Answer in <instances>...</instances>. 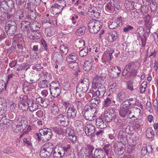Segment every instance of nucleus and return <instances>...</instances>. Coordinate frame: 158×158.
I'll return each instance as SVG.
<instances>
[{
  "label": "nucleus",
  "mask_w": 158,
  "mask_h": 158,
  "mask_svg": "<svg viewBox=\"0 0 158 158\" xmlns=\"http://www.w3.org/2000/svg\"><path fill=\"white\" fill-rule=\"evenodd\" d=\"M95 110V108L91 107L89 105L85 106L84 108V111L82 112L84 118L87 120H94L95 118L94 113Z\"/></svg>",
  "instance_id": "obj_5"
},
{
  "label": "nucleus",
  "mask_w": 158,
  "mask_h": 158,
  "mask_svg": "<svg viewBox=\"0 0 158 158\" xmlns=\"http://www.w3.org/2000/svg\"><path fill=\"white\" fill-rule=\"evenodd\" d=\"M40 132L43 134V140L48 141L51 139L53 136L52 130L48 128L40 129Z\"/></svg>",
  "instance_id": "obj_13"
},
{
  "label": "nucleus",
  "mask_w": 158,
  "mask_h": 158,
  "mask_svg": "<svg viewBox=\"0 0 158 158\" xmlns=\"http://www.w3.org/2000/svg\"><path fill=\"white\" fill-rule=\"evenodd\" d=\"M60 49L63 54L64 55L67 53L69 51L68 47L64 45H61L60 47Z\"/></svg>",
  "instance_id": "obj_55"
},
{
  "label": "nucleus",
  "mask_w": 158,
  "mask_h": 158,
  "mask_svg": "<svg viewBox=\"0 0 158 158\" xmlns=\"http://www.w3.org/2000/svg\"><path fill=\"white\" fill-rule=\"evenodd\" d=\"M118 38V33L116 31H113L108 34V40L111 42L115 41Z\"/></svg>",
  "instance_id": "obj_28"
},
{
  "label": "nucleus",
  "mask_w": 158,
  "mask_h": 158,
  "mask_svg": "<svg viewBox=\"0 0 158 158\" xmlns=\"http://www.w3.org/2000/svg\"><path fill=\"white\" fill-rule=\"evenodd\" d=\"M12 124V129L15 132L18 133L22 132L27 126V122L24 120H21L17 123Z\"/></svg>",
  "instance_id": "obj_7"
},
{
  "label": "nucleus",
  "mask_w": 158,
  "mask_h": 158,
  "mask_svg": "<svg viewBox=\"0 0 158 158\" xmlns=\"http://www.w3.org/2000/svg\"><path fill=\"white\" fill-rule=\"evenodd\" d=\"M96 126L100 129H104L107 127L106 124L104 122L102 117H99L96 120Z\"/></svg>",
  "instance_id": "obj_26"
},
{
  "label": "nucleus",
  "mask_w": 158,
  "mask_h": 158,
  "mask_svg": "<svg viewBox=\"0 0 158 158\" xmlns=\"http://www.w3.org/2000/svg\"><path fill=\"white\" fill-rule=\"evenodd\" d=\"M17 29V24L14 20L7 21L5 25V30L7 34H14Z\"/></svg>",
  "instance_id": "obj_8"
},
{
  "label": "nucleus",
  "mask_w": 158,
  "mask_h": 158,
  "mask_svg": "<svg viewBox=\"0 0 158 158\" xmlns=\"http://www.w3.org/2000/svg\"><path fill=\"white\" fill-rule=\"evenodd\" d=\"M38 76L40 77L39 79L41 80H46L49 81L52 79V76L51 74L47 72H43L38 73Z\"/></svg>",
  "instance_id": "obj_23"
},
{
  "label": "nucleus",
  "mask_w": 158,
  "mask_h": 158,
  "mask_svg": "<svg viewBox=\"0 0 158 158\" xmlns=\"http://www.w3.org/2000/svg\"><path fill=\"white\" fill-rule=\"evenodd\" d=\"M94 149V147L90 144H88L85 148L84 154L86 158H92L93 157V150Z\"/></svg>",
  "instance_id": "obj_17"
},
{
  "label": "nucleus",
  "mask_w": 158,
  "mask_h": 158,
  "mask_svg": "<svg viewBox=\"0 0 158 158\" xmlns=\"http://www.w3.org/2000/svg\"><path fill=\"white\" fill-rule=\"evenodd\" d=\"M102 24L100 21L94 19L90 20L88 23L89 32L93 34L98 33L102 27Z\"/></svg>",
  "instance_id": "obj_4"
},
{
  "label": "nucleus",
  "mask_w": 158,
  "mask_h": 158,
  "mask_svg": "<svg viewBox=\"0 0 158 158\" xmlns=\"http://www.w3.org/2000/svg\"><path fill=\"white\" fill-rule=\"evenodd\" d=\"M59 81H53L50 83V90L51 95L54 98L58 96L61 93Z\"/></svg>",
  "instance_id": "obj_6"
},
{
  "label": "nucleus",
  "mask_w": 158,
  "mask_h": 158,
  "mask_svg": "<svg viewBox=\"0 0 158 158\" xmlns=\"http://www.w3.org/2000/svg\"><path fill=\"white\" fill-rule=\"evenodd\" d=\"M13 123L12 120H10L9 119L6 118V117H3L0 120V124H3L4 125V127H7L11 124Z\"/></svg>",
  "instance_id": "obj_32"
},
{
  "label": "nucleus",
  "mask_w": 158,
  "mask_h": 158,
  "mask_svg": "<svg viewBox=\"0 0 158 158\" xmlns=\"http://www.w3.org/2000/svg\"><path fill=\"white\" fill-rule=\"evenodd\" d=\"M92 61L91 59H89L88 60L86 59L84 61V63L83 66V69L85 71H89L90 70L92 67Z\"/></svg>",
  "instance_id": "obj_33"
},
{
  "label": "nucleus",
  "mask_w": 158,
  "mask_h": 158,
  "mask_svg": "<svg viewBox=\"0 0 158 158\" xmlns=\"http://www.w3.org/2000/svg\"><path fill=\"white\" fill-rule=\"evenodd\" d=\"M63 105L68 108L67 112V116L70 121H74L77 118V110L74 105L69 102H65Z\"/></svg>",
  "instance_id": "obj_3"
},
{
  "label": "nucleus",
  "mask_w": 158,
  "mask_h": 158,
  "mask_svg": "<svg viewBox=\"0 0 158 158\" xmlns=\"http://www.w3.org/2000/svg\"><path fill=\"white\" fill-rule=\"evenodd\" d=\"M154 135V132L151 128H148L146 131V136L148 138H152Z\"/></svg>",
  "instance_id": "obj_42"
},
{
  "label": "nucleus",
  "mask_w": 158,
  "mask_h": 158,
  "mask_svg": "<svg viewBox=\"0 0 158 158\" xmlns=\"http://www.w3.org/2000/svg\"><path fill=\"white\" fill-rule=\"evenodd\" d=\"M121 72V69L118 66L113 67L108 70L109 75L112 79H116Z\"/></svg>",
  "instance_id": "obj_11"
},
{
  "label": "nucleus",
  "mask_w": 158,
  "mask_h": 158,
  "mask_svg": "<svg viewBox=\"0 0 158 158\" xmlns=\"http://www.w3.org/2000/svg\"><path fill=\"white\" fill-rule=\"evenodd\" d=\"M100 101V98L98 97L92 99L90 102V105H89L92 108H95L96 106H99Z\"/></svg>",
  "instance_id": "obj_31"
},
{
  "label": "nucleus",
  "mask_w": 158,
  "mask_h": 158,
  "mask_svg": "<svg viewBox=\"0 0 158 158\" xmlns=\"http://www.w3.org/2000/svg\"><path fill=\"white\" fill-rule=\"evenodd\" d=\"M127 98L126 92L123 90L119 91L117 94L116 98L117 101L121 102Z\"/></svg>",
  "instance_id": "obj_29"
},
{
  "label": "nucleus",
  "mask_w": 158,
  "mask_h": 158,
  "mask_svg": "<svg viewBox=\"0 0 158 158\" xmlns=\"http://www.w3.org/2000/svg\"><path fill=\"white\" fill-rule=\"evenodd\" d=\"M116 113L110 112L106 111L103 114V119L107 123L110 122L114 120L117 117Z\"/></svg>",
  "instance_id": "obj_14"
},
{
  "label": "nucleus",
  "mask_w": 158,
  "mask_h": 158,
  "mask_svg": "<svg viewBox=\"0 0 158 158\" xmlns=\"http://www.w3.org/2000/svg\"><path fill=\"white\" fill-rule=\"evenodd\" d=\"M103 77L100 76H95L93 80L92 84L93 87L94 88H97L98 87L103 85L102 82L103 81Z\"/></svg>",
  "instance_id": "obj_15"
},
{
  "label": "nucleus",
  "mask_w": 158,
  "mask_h": 158,
  "mask_svg": "<svg viewBox=\"0 0 158 158\" xmlns=\"http://www.w3.org/2000/svg\"><path fill=\"white\" fill-rule=\"evenodd\" d=\"M68 63V66L73 70H76L78 69V64L76 62H70Z\"/></svg>",
  "instance_id": "obj_46"
},
{
  "label": "nucleus",
  "mask_w": 158,
  "mask_h": 158,
  "mask_svg": "<svg viewBox=\"0 0 158 158\" xmlns=\"http://www.w3.org/2000/svg\"><path fill=\"white\" fill-rule=\"evenodd\" d=\"M147 84V83L146 82H143L141 84L140 86V90L141 93H143L145 92Z\"/></svg>",
  "instance_id": "obj_56"
},
{
  "label": "nucleus",
  "mask_w": 158,
  "mask_h": 158,
  "mask_svg": "<svg viewBox=\"0 0 158 158\" xmlns=\"http://www.w3.org/2000/svg\"><path fill=\"white\" fill-rule=\"evenodd\" d=\"M140 11H141V15H146V14L148 12V10L146 8V6L144 5H142L140 8Z\"/></svg>",
  "instance_id": "obj_57"
},
{
  "label": "nucleus",
  "mask_w": 158,
  "mask_h": 158,
  "mask_svg": "<svg viewBox=\"0 0 158 158\" xmlns=\"http://www.w3.org/2000/svg\"><path fill=\"white\" fill-rule=\"evenodd\" d=\"M6 82L2 80L0 81V94L3 92L4 89L6 88Z\"/></svg>",
  "instance_id": "obj_58"
},
{
  "label": "nucleus",
  "mask_w": 158,
  "mask_h": 158,
  "mask_svg": "<svg viewBox=\"0 0 158 158\" xmlns=\"http://www.w3.org/2000/svg\"><path fill=\"white\" fill-rule=\"evenodd\" d=\"M84 130L87 135L91 136L95 131V127L92 124H88L86 125Z\"/></svg>",
  "instance_id": "obj_19"
},
{
  "label": "nucleus",
  "mask_w": 158,
  "mask_h": 158,
  "mask_svg": "<svg viewBox=\"0 0 158 158\" xmlns=\"http://www.w3.org/2000/svg\"><path fill=\"white\" fill-rule=\"evenodd\" d=\"M138 69L136 63L131 61L124 67L122 73L127 79L134 77L137 75Z\"/></svg>",
  "instance_id": "obj_2"
},
{
  "label": "nucleus",
  "mask_w": 158,
  "mask_h": 158,
  "mask_svg": "<svg viewBox=\"0 0 158 158\" xmlns=\"http://www.w3.org/2000/svg\"><path fill=\"white\" fill-rule=\"evenodd\" d=\"M56 121L61 126L65 127L69 124V120L67 116L64 115L62 114H60L55 117Z\"/></svg>",
  "instance_id": "obj_10"
},
{
  "label": "nucleus",
  "mask_w": 158,
  "mask_h": 158,
  "mask_svg": "<svg viewBox=\"0 0 158 158\" xmlns=\"http://www.w3.org/2000/svg\"><path fill=\"white\" fill-rule=\"evenodd\" d=\"M64 156V155L60 154L59 152H56L54 150L53 152V156L54 158H61Z\"/></svg>",
  "instance_id": "obj_64"
},
{
  "label": "nucleus",
  "mask_w": 158,
  "mask_h": 158,
  "mask_svg": "<svg viewBox=\"0 0 158 158\" xmlns=\"http://www.w3.org/2000/svg\"><path fill=\"white\" fill-rule=\"evenodd\" d=\"M38 106L37 104L34 102L30 105L28 106V108L31 112H33L38 108Z\"/></svg>",
  "instance_id": "obj_49"
},
{
  "label": "nucleus",
  "mask_w": 158,
  "mask_h": 158,
  "mask_svg": "<svg viewBox=\"0 0 158 158\" xmlns=\"http://www.w3.org/2000/svg\"><path fill=\"white\" fill-rule=\"evenodd\" d=\"M54 149L56 152H59L60 154L64 155L62 146H59V145H56L54 149Z\"/></svg>",
  "instance_id": "obj_59"
},
{
  "label": "nucleus",
  "mask_w": 158,
  "mask_h": 158,
  "mask_svg": "<svg viewBox=\"0 0 158 158\" xmlns=\"http://www.w3.org/2000/svg\"><path fill=\"white\" fill-rule=\"evenodd\" d=\"M131 106L129 101L127 99L122 102L120 105V107L129 110L130 107H131Z\"/></svg>",
  "instance_id": "obj_39"
},
{
  "label": "nucleus",
  "mask_w": 158,
  "mask_h": 158,
  "mask_svg": "<svg viewBox=\"0 0 158 158\" xmlns=\"http://www.w3.org/2000/svg\"><path fill=\"white\" fill-rule=\"evenodd\" d=\"M111 102L110 98H107L104 101L103 106L105 107H108L110 106Z\"/></svg>",
  "instance_id": "obj_61"
},
{
  "label": "nucleus",
  "mask_w": 158,
  "mask_h": 158,
  "mask_svg": "<svg viewBox=\"0 0 158 158\" xmlns=\"http://www.w3.org/2000/svg\"><path fill=\"white\" fill-rule=\"evenodd\" d=\"M89 77L84 76L82 77L76 88V96L78 98H84L89 88Z\"/></svg>",
  "instance_id": "obj_1"
},
{
  "label": "nucleus",
  "mask_w": 158,
  "mask_h": 158,
  "mask_svg": "<svg viewBox=\"0 0 158 158\" xmlns=\"http://www.w3.org/2000/svg\"><path fill=\"white\" fill-rule=\"evenodd\" d=\"M31 23L28 20H25L22 21L21 23V28L22 31L29 33H30V29Z\"/></svg>",
  "instance_id": "obj_16"
},
{
  "label": "nucleus",
  "mask_w": 158,
  "mask_h": 158,
  "mask_svg": "<svg viewBox=\"0 0 158 158\" xmlns=\"http://www.w3.org/2000/svg\"><path fill=\"white\" fill-rule=\"evenodd\" d=\"M5 3L10 8H13L14 7L15 3L13 0H4L1 3L2 5Z\"/></svg>",
  "instance_id": "obj_40"
},
{
  "label": "nucleus",
  "mask_w": 158,
  "mask_h": 158,
  "mask_svg": "<svg viewBox=\"0 0 158 158\" xmlns=\"http://www.w3.org/2000/svg\"><path fill=\"white\" fill-rule=\"evenodd\" d=\"M122 18L120 17L111 20L108 23V27L110 29H114L120 27L122 25Z\"/></svg>",
  "instance_id": "obj_12"
},
{
  "label": "nucleus",
  "mask_w": 158,
  "mask_h": 158,
  "mask_svg": "<svg viewBox=\"0 0 158 158\" xmlns=\"http://www.w3.org/2000/svg\"><path fill=\"white\" fill-rule=\"evenodd\" d=\"M3 152L6 153L10 154L14 152V150L12 148L8 147L5 148Z\"/></svg>",
  "instance_id": "obj_60"
},
{
  "label": "nucleus",
  "mask_w": 158,
  "mask_h": 158,
  "mask_svg": "<svg viewBox=\"0 0 158 158\" xmlns=\"http://www.w3.org/2000/svg\"><path fill=\"white\" fill-rule=\"evenodd\" d=\"M37 17L35 14V12L32 10H29L28 11V13L26 15L25 18V20H27L28 21H34L35 20Z\"/></svg>",
  "instance_id": "obj_22"
},
{
  "label": "nucleus",
  "mask_w": 158,
  "mask_h": 158,
  "mask_svg": "<svg viewBox=\"0 0 158 158\" xmlns=\"http://www.w3.org/2000/svg\"><path fill=\"white\" fill-rule=\"evenodd\" d=\"M5 14V17H6L8 21L12 20V19L14 18L13 14L11 12L5 10L3 12Z\"/></svg>",
  "instance_id": "obj_41"
},
{
  "label": "nucleus",
  "mask_w": 158,
  "mask_h": 158,
  "mask_svg": "<svg viewBox=\"0 0 158 158\" xmlns=\"http://www.w3.org/2000/svg\"><path fill=\"white\" fill-rule=\"evenodd\" d=\"M30 66L28 64L24 63L22 64L21 65L19 66V70L26 71L29 68Z\"/></svg>",
  "instance_id": "obj_54"
},
{
  "label": "nucleus",
  "mask_w": 158,
  "mask_h": 158,
  "mask_svg": "<svg viewBox=\"0 0 158 158\" xmlns=\"http://www.w3.org/2000/svg\"><path fill=\"white\" fill-rule=\"evenodd\" d=\"M36 101L40 106H45L46 103V100L45 99L40 97L36 98Z\"/></svg>",
  "instance_id": "obj_48"
},
{
  "label": "nucleus",
  "mask_w": 158,
  "mask_h": 158,
  "mask_svg": "<svg viewBox=\"0 0 158 158\" xmlns=\"http://www.w3.org/2000/svg\"><path fill=\"white\" fill-rule=\"evenodd\" d=\"M112 55L110 54H107L106 55H103L102 57V61L104 60L110 61L112 59Z\"/></svg>",
  "instance_id": "obj_53"
},
{
  "label": "nucleus",
  "mask_w": 158,
  "mask_h": 158,
  "mask_svg": "<svg viewBox=\"0 0 158 158\" xmlns=\"http://www.w3.org/2000/svg\"><path fill=\"white\" fill-rule=\"evenodd\" d=\"M45 149H47L48 152L52 153L54 150V146L52 143H46L42 146Z\"/></svg>",
  "instance_id": "obj_36"
},
{
  "label": "nucleus",
  "mask_w": 158,
  "mask_h": 158,
  "mask_svg": "<svg viewBox=\"0 0 158 158\" xmlns=\"http://www.w3.org/2000/svg\"><path fill=\"white\" fill-rule=\"evenodd\" d=\"M62 147L64 155L66 152H68L70 150L71 146L70 144H67L63 146H62Z\"/></svg>",
  "instance_id": "obj_63"
},
{
  "label": "nucleus",
  "mask_w": 158,
  "mask_h": 158,
  "mask_svg": "<svg viewBox=\"0 0 158 158\" xmlns=\"http://www.w3.org/2000/svg\"><path fill=\"white\" fill-rule=\"evenodd\" d=\"M68 139L70 141H71L72 143H75L77 141V137L74 133L73 135H71L69 137Z\"/></svg>",
  "instance_id": "obj_62"
},
{
  "label": "nucleus",
  "mask_w": 158,
  "mask_h": 158,
  "mask_svg": "<svg viewBox=\"0 0 158 158\" xmlns=\"http://www.w3.org/2000/svg\"><path fill=\"white\" fill-rule=\"evenodd\" d=\"M45 33L48 36H52L55 34V29L53 27H48L45 30Z\"/></svg>",
  "instance_id": "obj_37"
},
{
  "label": "nucleus",
  "mask_w": 158,
  "mask_h": 158,
  "mask_svg": "<svg viewBox=\"0 0 158 158\" xmlns=\"http://www.w3.org/2000/svg\"><path fill=\"white\" fill-rule=\"evenodd\" d=\"M97 89L95 90L96 88H94L95 91L94 92L96 94V95L100 98H102L104 95L106 91L105 87L103 85H101V86L97 87Z\"/></svg>",
  "instance_id": "obj_20"
},
{
  "label": "nucleus",
  "mask_w": 158,
  "mask_h": 158,
  "mask_svg": "<svg viewBox=\"0 0 158 158\" xmlns=\"http://www.w3.org/2000/svg\"><path fill=\"white\" fill-rule=\"evenodd\" d=\"M88 52L87 47H85L80 51L79 54L80 56L83 57L86 56L87 55Z\"/></svg>",
  "instance_id": "obj_50"
},
{
  "label": "nucleus",
  "mask_w": 158,
  "mask_h": 158,
  "mask_svg": "<svg viewBox=\"0 0 158 158\" xmlns=\"http://www.w3.org/2000/svg\"><path fill=\"white\" fill-rule=\"evenodd\" d=\"M88 14L91 15V17L93 18L92 19H95L99 18L100 17V13L94 10L92 8L89 9Z\"/></svg>",
  "instance_id": "obj_30"
},
{
  "label": "nucleus",
  "mask_w": 158,
  "mask_h": 158,
  "mask_svg": "<svg viewBox=\"0 0 158 158\" xmlns=\"http://www.w3.org/2000/svg\"><path fill=\"white\" fill-rule=\"evenodd\" d=\"M118 138L120 141L121 143L124 144L128 143L127 135L126 133L123 131H119L118 135Z\"/></svg>",
  "instance_id": "obj_21"
},
{
  "label": "nucleus",
  "mask_w": 158,
  "mask_h": 158,
  "mask_svg": "<svg viewBox=\"0 0 158 158\" xmlns=\"http://www.w3.org/2000/svg\"><path fill=\"white\" fill-rule=\"evenodd\" d=\"M52 153L50 152L40 150V156L42 158H49L51 156Z\"/></svg>",
  "instance_id": "obj_38"
},
{
  "label": "nucleus",
  "mask_w": 158,
  "mask_h": 158,
  "mask_svg": "<svg viewBox=\"0 0 158 158\" xmlns=\"http://www.w3.org/2000/svg\"><path fill=\"white\" fill-rule=\"evenodd\" d=\"M9 118L10 120H12V122L14 124L16 122L17 120L15 119L16 117V114L13 112H11L8 114Z\"/></svg>",
  "instance_id": "obj_43"
},
{
  "label": "nucleus",
  "mask_w": 158,
  "mask_h": 158,
  "mask_svg": "<svg viewBox=\"0 0 158 158\" xmlns=\"http://www.w3.org/2000/svg\"><path fill=\"white\" fill-rule=\"evenodd\" d=\"M105 156L104 151L101 148H95L94 151L92 158H103Z\"/></svg>",
  "instance_id": "obj_18"
},
{
  "label": "nucleus",
  "mask_w": 158,
  "mask_h": 158,
  "mask_svg": "<svg viewBox=\"0 0 158 158\" xmlns=\"http://www.w3.org/2000/svg\"><path fill=\"white\" fill-rule=\"evenodd\" d=\"M53 59L55 60L56 63H61L63 60V57L61 53L59 52H54L52 55Z\"/></svg>",
  "instance_id": "obj_24"
},
{
  "label": "nucleus",
  "mask_w": 158,
  "mask_h": 158,
  "mask_svg": "<svg viewBox=\"0 0 158 158\" xmlns=\"http://www.w3.org/2000/svg\"><path fill=\"white\" fill-rule=\"evenodd\" d=\"M122 144L119 142L115 143L114 145V151L116 154L118 155L122 154L124 152L123 148L121 145Z\"/></svg>",
  "instance_id": "obj_25"
},
{
  "label": "nucleus",
  "mask_w": 158,
  "mask_h": 158,
  "mask_svg": "<svg viewBox=\"0 0 158 158\" xmlns=\"http://www.w3.org/2000/svg\"><path fill=\"white\" fill-rule=\"evenodd\" d=\"M129 110L120 107L118 110L119 115L122 117H126L128 116Z\"/></svg>",
  "instance_id": "obj_35"
},
{
  "label": "nucleus",
  "mask_w": 158,
  "mask_h": 158,
  "mask_svg": "<svg viewBox=\"0 0 158 158\" xmlns=\"http://www.w3.org/2000/svg\"><path fill=\"white\" fill-rule=\"evenodd\" d=\"M110 148L111 146L109 143L106 144L103 146V147L102 149L104 151V152H105L106 155H109V152H110Z\"/></svg>",
  "instance_id": "obj_51"
},
{
  "label": "nucleus",
  "mask_w": 158,
  "mask_h": 158,
  "mask_svg": "<svg viewBox=\"0 0 158 158\" xmlns=\"http://www.w3.org/2000/svg\"><path fill=\"white\" fill-rule=\"evenodd\" d=\"M78 60L77 55L75 52L71 53L66 57V61L67 63L76 62Z\"/></svg>",
  "instance_id": "obj_27"
},
{
  "label": "nucleus",
  "mask_w": 158,
  "mask_h": 158,
  "mask_svg": "<svg viewBox=\"0 0 158 158\" xmlns=\"http://www.w3.org/2000/svg\"><path fill=\"white\" fill-rule=\"evenodd\" d=\"M61 2L64 4V6L56 3L53 4L50 10L54 15H56L60 13L62 11L63 8L66 6V2L64 0H61Z\"/></svg>",
  "instance_id": "obj_9"
},
{
  "label": "nucleus",
  "mask_w": 158,
  "mask_h": 158,
  "mask_svg": "<svg viewBox=\"0 0 158 158\" xmlns=\"http://www.w3.org/2000/svg\"><path fill=\"white\" fill-rule=\"evenodd\" d=\"M85 27L82 26L77 30L76 32V34L78 35H83L85 33Z\"/></svg>",
  "instance_id": "obj_47"
},
{
  "label": "nucleus",
  "mask_w": 158,
  "mask_h": 158,
  "mask_svg": "<svg viewBox=\"0 0 158 158\" xmlns=\"http://www.w3.org/2000/svg\"><path fill=\"white\" fill-rule=\"evenodd\" d=\"M117 83L114 82L109 86V88L110 93H114L116 91L117 88Z\"/></svg>",
  "instance_id": "obj_45"
},
{
  "label": "nucleus",
  "mask_w": 158,
  "mask_h": 158,
  "mask_svg": "<svg viewBox=\"0 0 158 158\" xmlns=\"http://www.w3.org/2000/svg\"><path fill=\"white\" fill-rule=\"evenodd\" d=\"M53 131L59 135L62 134L64 133V130L60 127H54L52 128Z\"/></svg>",
  "instance_id": "obj_44"
},
{
  "label": "nucleus",
  "mask_w": 158,
  "mask_h": 158,
  "mask_svg": "<svg viewBox=\"0 0 158 158\" xmlns=\"http://www.w3.org/2000/svg\"><path fill=\"white\" fill-rule=\"evenodd\" d=\"M50 81L46 80H41L38 83L39 87L40 88H46L50 87Z\"/></svg>",
  "instance_id": "obj_34"
},
{
  "label": "nucleus",
  "mask_w": 158,
  "mask_h": 158,
  "mask_svg": "<svg viewBox=\"0 0 158 158\" xmlns=\"http://www.w3.org/2000/svg\"><path fill=\"white\" fill-rule=\"evenodd\" d=\"M64 132L65 133V135L68 137L72 135L74 133V131L71 127H68L64 130Z\"/></svg>",
  "instance_id": "obj_52"
}]
</instances>
